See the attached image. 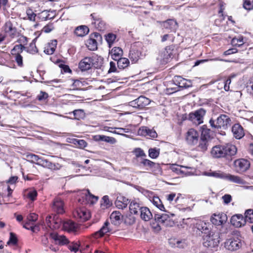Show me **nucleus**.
Returning <instances> with one entry per match:
<instances>
[{"label":"nucleus","mask_w":253,"mask_h":253,"mask_svg":"<svg viewBox=\"0 0 253 253\" xmlns=\"http://www.w3.org/2000/svg\"><path fill=\"white\" fill-rule=\"evenodd\" d=\"M50 237L59 245H66L67 247L72 252L76 253L78 251H80L81 253L84 251H87L89 253L92 252V250H88V249L90 248L89 245H87L85 248H84L80 246L78 242H70L64 235H59L56 232H52L50 234Z\"/></svg>","instance_id":"nucleus-1"},{"label":"nucleus","mask_w":253,"mask_h":253,"mask_svg":"<svg viewBox=\"0 0 253 253\" xmlns=\"http://www.w3.org/2000/svg\"><path fill=\"white\" fill-rule=\"evenodd\" d=\"M237 151L235 145L227 143L214 146L211 151V155L215 158H227L235 155Z\"/></svg>","instance_id":"nucleus-2"},{"label":"nucleus","mask_w":253,"mask_h":253,"mask_svg":"<svg viewBox=\"0 0 253 253\" xmlns=\"http://www.w3.org/2000/svg\"><path fill=\"white\" fill-rule=\"evenodd\" d=\"M227 233V228L222 227L220 233L211 231L206 235H203V245L206 247L213 248L217 246L220 242V238L223 234Z\"/></svg>","instance_id":"nucleus-3"},{"label":"nucleus","mask_w":253,"mask_h":253,"mask_svg":"<svg viewBox=\"0 0 253 253\" xmlns=\"http://www.w3.org/2000/svg\"><path fill=\"white\" fill-rule=\"evenodd\" d=\"M211 126L214 128L226 129L231 126V119L226 115H220L215 121L212 119L209 122Z\"/></svg>","instance_id":"nucleus-4"},{"label":"nucleus","mask_w":253,"mask_h":253,"mask_svg":"<svg viewBox=\"0 0 253 253\" xmlns=\"http://www.w3.org/2000/svg\"><path fill=\"white\" fill-rule=\"evenodd\" d=\"M17 19L14 17H10L5 22L3 28L4 32L10 38H13L16 36L17 32Z\"/></svg>","instance_id":"nucleus-5"},{"label":"nucleus","mask_w":253,"mask_h":253,"mask_svg":"<svg viewBox=\"0 0 253 253\" xmlns=\"http://www.w3.org/2000/svg\"><path fill=\"white\" fill-rule=\"evenodd\" d=\"M205 114L206 111L204 109L201 108L189 113L187 119L195 125L198 126L203 123V119Z\"/></svg>","instance_id":"nucleus-6"},{"label":"nucleus","mask_w":253,"mask_h":253,"mask_svg":"<svg viewBox=\"0 0 253 253\" xmlns=\"http://www.w3.org/2000/svg\"><path fill=\"white\" fill-rule=\"evenodd\" d=\"M151 102L150 100L144 96H140L136 99L129 102V105L138 110H142L148 106Z\"/></svg>","instance_id":"nucleus-7"},{"label":"nucleus","mask_w":253,"mask_h":253,"mask_svg":"<svg viewBox=\"0 0 253 253\" xmlns=\"http://www.w3.org/2000/svg\"><path fill=\"white\" fill-rule=\"evenodd\" d=\"M174 216V214L173 213H157L154 215V219L158 223L164 224L166 226H171V224H173V222L171 221L170 217Z\"/></svg>","instance_id":"nucleus-8"},{"label":"nucleus","mask_w":253,"mask_h":253,"mask_svg":"<svg viewBox=\"0 0 253 253\" xmlns=\"http://www.w3.org/2000/svg\"><path fill=\"white\" fill-rule=\"evenodd\" d=\"M234 166L235 171L239 173L246 171L250 167V162L244 159H240L235 161Z\"/></svg>","instance_id":"nucleus-9"},{"label":"nucleus","mask_w":253,"mask_h":253,"mask_svg":"<svg viewBox=\"0 0 253 253\" xmlns=\"http://www.w3.org/2000/svg\"><path fill=\"white\" fill-rule=\"evenodd\" d=\"M199 138L198 132L193 128L189 129L186 133V141L190 145L198 144Z\"/></svg>","instance_id":"nucleus-10"},{"label":"nucleus","mask_w":253,"mask_h":253,"mask_svg":"<svg viewBox=\"0 0 253 253\" xmlns=\"http://www.w3.org/2000/svg\"><path fill=\"white\" fill-rule=\"evenodd\" d=\"M140 164L147 168V170H150L156 173L161 172V169L159 164L155 163L148 159H142Z\"/></svg>","instance_id":"nucleus-11"},{"label":"nucleus","mask_w":253,"mask_h":253,"mask_svg":"<svg viewBox=\"0 0 253 253\" xmlns=\"http://www.w3.org/2000/svg\"><path fill=\"white\" fill-rule=\"evenodd\" d=\"M227 220L226 214L221 212L213 214L211 217V221L215 225H220L225 223Z\"/></svg>","instance_id":"nucleus-12"},{"label":"nucleus","mask_w":253,"mask_h":253,"mask_svg":"<svg viewBox=\"0 0 253 253\" xmlns=\"http://www.w3.org/2000/svg\"><path fill=\"white\" fill-rule=\"evenodd\" d=\"M75 218L80 219L81 221H84L89 219L90 214L84 208L77 209L73 212Z\"/></svg>","instance_id":"nucleus-13"},{"label":"nucleus","mask_w":253,"mask_h":253,"mask_svg":"<svg viewBox=\"0 0 253 253\" xmlns=\"http://www.w3.org/2000/svg\"><path fill=\"white\" fill-rule=\"evenodd\" d=\"M51 207L52 210L58 214H62L65 211L64 202L60 198L54 199Z\"/></svg>","instance_id":"nucleus-14"},{"label":"nucleus","mask_w":253,"mask_h":253,"mask_svg":"<svg viewBox=\"0 0 253 253\" xmlns=\"http://www.w3.org/2000/svg\"><path fill=\"white\" fill-rule=\"evenodd\" d=\"M172 50L169 46H167L165 49L160 54L158 59L160 60L162 64H165L171 58Z\"/></svg>","instance_id":"nucleus-15"},{"label":"nucleus","mask_w":253,"mask_h":253,"mask_svg":"<svg viewBox=\"0 0 253 253\" xmlns=\"http://www.w3.org/2000/svg\"><path fill=\"white\" fill-rule=\"evenodd\" d=\"M139 135L144 136H149L152 138H156L157 133L153 129H150L147 126H142L138 131Z\"/></svg>","instance_id":"nucleus-16"},{"label":"nucleus","mask_w":253,"mask_h":253,"mask_svg":"<svg viewBox=\"0 0 253 253\" xmlns=\"http://www.w3.org/2000/svg\"><path fill=\"white\" fill-rule=\"evenodd\" d=\"M231 224L236 227H240L246 223L245 218L241 214H236L232 216L231 218Z\"/></svg>","instance_id":"nucleus-17"},{"label":"nucleus","mask_w":253,"mask_h":253,"mask_svg":"<svg viewBox=\"0 0 253 253\" xmlns=\"http://www.w3.org/2000/svg\"><path fill=\"white\" fill-rule=\"evenodd\" d=\"M36 164L52 170L58 169L60 167L58 164L52 163L47 160L42 158H41L40 162L36 163Z\"/></svg>","instance_id":"nucleus-18"},{"label":"nucleus","mask_w":253,"mask_h":253,"mask_svg":"<svg viewBox=\"0 0 253 253\" xmlns=\"http://www.w3.org/2000/svg\"><path fill=\"white\" fill-rule=\"evenodd\" d=\"M174 82L180 87L188 88L192 86V83L190 80L182 78L180 76L175 77Z\"/></svg>","instance_id":"nucleus-19"},{"label":"nucleus","mask_w":253,"mask_h":253,"mask_svg":"<svg viewBox=\"0 0 253 253\" xmlns=\"http://www.w3.org/2000/svg\"><path fill=\"white\" fill-rule=\"evenodd\" d=\"M225 248L231 252H234L239 249L240 247V244L237 240L229 239L224 244Z\"/></svg>","instance_id":"nucleus-20"},{"label":"nucleus","mask_w":253,"mask_h":253,"mask_svg":"<svg viewBox=\"0 0 253 253\" xmlns=\"http://www.w3.org/2000/svg\"><path fill=\"white\" fill-rule=\"evenodd\" d=\"M129 203L130 201L127 198L122 196H120L117 197L115 204L117 208L124 209L127 207L128 204Z\"/></svg>","instance_id":"nucleus-21"},{"label":"nucleus","mask_w":253,"mask_h":253,"mask_svg":"<svg viewBox=\"0 0 253 253\" xmlns=\"http://www.w3.org/2000/svg\"><path fill=\"white\" fill-rule=\"evenodd\" d=\"M123 215L119 211H114L110 215V220L111 223L115 225H118L121 224L123 219Z\"/></svg>","instance_id":"nucleus-22"},{"label":"nucleus","mask_w":253,"mask_h":253,"mask_svg":"<svg viewBox=\"0 0 253 253\" xmlns=\"http://www.w3.org/2000/svg\"><path fill=\"white\" fill-rule=\"evenodd\" d=\"M90 57H86L83 58L79 64V68L82 71H86L91 67Z\"/></svg>","instance_id":"nucleus-23"},{"label":"nucleus","mask_w":253,"mask_h":253,"mask_svg":"<svg viewBox=\"0 0 253 253\" xmlns=\"http://www.w3.org/2000/svg\"><path fill=\"white\" fill-rule=\"evenodd\" d=\"M232 131L234 137L237 139H240L244 135L243 128L238 124H235L232 126Z\"/></svg>","instance_id":"nucleus-24"},{"label":"nucleus","mask_w":253,"mask_h":253,"mask_svg":"<svg viewBox=\"0 0 253 253\" xmlns=\"http://www.w3.org/2000/svg\"><path fill=\"white\" fill-rule=\"evenodd\" d=\"M196 227L198 230L204 234V235H206L211 231V230L210 224L209 223H207L204 221H200L197 223Z\"/></svg>","instance_id":"nucleus-25"},{"label":"nucleus","mask_w":253,"mask_h":253,"mask_svg":"<svg viewBox=\"0 0 253 253\" xmlns=\"http://www.w3.org/2000/svg\"><path fill=\"white\" fill-rule=\"evenodd\" d=\"M90 59L92 67L96 69L100 68L102 67L103 63V58L102 57L94 55L90 57Z\"/></svg>","instance_id":"nucleus-26"},{"label":"nucleus","mask_w":253,"mask_h":253,"mask_svg":"<svg viewBox=\"0 0 253 253\" xmlns=\"http://www.w3.org/2000/svg\"><path fill=\"white\" fill-rule=\"evenodd\" d=\"M224 179L228 180L230 181L239 184L243 185L246 183L245 181L242 179L240 177L237 175L227 174L226 173H225V177L224 178Z\"/></svg>","instance_id":"nucleus-27"},{"label":"nucleus","mask_w":253,"mask_h":253,"mask_svg":"<svg viewBox=\"0 0 253 253\" xmlns=\"http://www.w3.org/2000/svg\"><path fill=\"white\" fill-rule=\"evenodd\" d=\"M141 55L140 51L134 47H131L129 51V57L133 63H136L139 59Z\"/></svg>","instance_id":"nucleus-28"},{"label":"nucleus","mask_w":253,"mask_h":253,"mask_svg":"<svg viewBox=\"0 0 253 253\" xmlns=\"http://www.w3.org/2000/svg\"><path fill=\"white\" fill-rule=\"evenodd\" d=\"M210 140L200 137L197 146L198 151L205 152L207 150Z\"/></svg>","instance_id":"nucleus-29"},{"label":"nucleus","mask_w":253,"mask_h":253,"mask_svg":"<svg viewBox=\"0 0 253 253\" xmlns=\"http://www.w3.org/2000/svg\"><path fill=\"white\" fill-rule=\"evenodd\" d=\"M112 58L114 60H117L121 58L123 54V51L121 48L119 47H114L109 52Z\"/></svg>","instance_id":"nucleus-30"},{"label":"nucleus","mask_w":253,"mask_h":253,"mask_svg":"<svg viewBox=\"0 0 253 253\" xmlns=\"http://www.w3.org/2000/svg\"><path fill=\"white\" fill-rule=\"evenodd\" d=\"M191 167H184L176 164H172L170 167V169L177 174H186V171L184 169H190Z\"/></svg>","instance_id":"nucleus-31"},{"label":"nucleus","mask_w":253,"mask_h":253,"mask_svg":"<svg viewBox=\"0 0 253 253\" xmlns=\"http://www.w3.org/2000/svg\"><path fill=\"white\" fill-rule=\"evenodd\" d=\"M141 208L142 207L140 206L139 203L135 200H132L130 202L129 208L131 213L137 214L139 211H141Z\"/></svg>","instance_id":"nucleus-32"},{"label":"nucleus","mask_w":253,"mask_h":253,"mask_svg":"<svg viewBox=\"0 0 253 253\" xmlns=\"http://www.w3.org/2000/svg\"><path fill=\"white\" fill-rule=\"evenodd\" d=\"M89 32L88 28L84 25L77 27L74 31L75 34L78 37H83L87 35Z\"/></svg>","instance_id":"nucleus-33"},{"label":"nucleus","mask_w":253,"mask_h":253,"mask_svg":"<svg viewBox=\"0 0 253 253\" xmlns=\"http://www.w3.org/2000/svg\"><path fill=\"white\" fill-rule=\"evenodd\" d=\"M163 26L166 29H169L171 31H174L177 27V23L173 19H168L163 22Z\"/></svg>","instance_id":"nucleus-34"},{"label":"nucleus","mask_w":253,"mask_h":253,"mask_svg":"<svg viewBox=\"0 0 253 253\" xmlns=\"http://www.w3.org/2000/svg\"><path fill=\"white\" fill-rule=\"evenodd\" d=\"M140 217L142 219L148 221L152 218L153 215L148 208L143 207L140 211Z\"/></svg>","instance_id":"nucleus-35"},{"label":"nucleus","mask_w":253,"mask_h":253,"mask_svg":"<svg viewBox=\"0 0 253 253\" xmlns=\"http://www.w3.org/2000/svg\"><path fill=\"white\" fill-rule=\"evenodd\" d=\"M63 228L69 232H74L76 229L75 223L71 220L63 221L62 223Z\"/></svg>","instance_id":"nucleus-36"},{"label":"nucleus","mask_w":253,"mask_h":253,"mask_svg":"<svg viewBox=\"0 0 253 253\" xmlns=\"http://www.w3.org/2000/svg\"><path fill=\"white\" fill-rule=\"evenodd\" d=\"M56 45L57 41H52L50 43H48V44L46 47H45L44 50V53L48 55L52 54L56 49Z\"/></svg>","instance_id":"nucleus-37"},{"label":"nucleus","mask_w":253,"mask_h":253,"mask_svg":"<svg viewBox=\"0 0 253 253\" xmlns=\"http://www.w3.org/2000/svg\"><path fill=\"white\" fill-rule=\"evenodd\" d=\"M225 173L221 171H214L212 172H205L204 175L208 176H212L217 178L224 179Z\"/></svg>","instance_id":"nucleus-38"},{"label":"nucleus","mask_w":253,"mask_h":253,"mask_svg":"<svg viewBox=\"0 0 253 253\" xmlns=\"http://www.w3.org/2000/svg\"><path fill=\"white\" fill-rule=\"evenodd\" d=\"M109 224V222L106 221L101 228L98 231L95 233L96 236H97V237H101L106 233L109 232L110 231L109 228L108 227Z\"/></svg>","instance_id":"nucleus-39"},{"label":"nucleus","mask_w":253,"mask_h":253,"mask_svg":"<svg viewBox=\"0 0 253 253\" xmlns=\"http://www.w3.org/2000/svg\"><path fill=\"white\" fill-rule=\"evenodd\" d=\"M118 67L119 69H124L128 66L129 61L126 58H120L117 60Z\"/></svg>","instance_id":"nucleus-40"},{"label":"nucleus","mask_w":253,"mask_h":253,"mask_svg":"<svg viewBox=\"0 0 253 253\" xmlns=\"http://www.w3.org/2000/svg\"><path fill=\"white\" fill-rule=\"evenodd\" d=\"M169 244L173 248H184L186 246V244L184 241H179L176 239H170Z\"/></svg>","instance_id":"nucleus-41"},{"label":"nucleus","mask_w":253,"mask_h":253,"mask_svg":"<svg viewBox=\"0 0 253 253\" xmlns=\"http://www.w3.org/2000/svg\"><path fill=\"white\" fill-rule=\"evenodd\" d=\"M86 45L90 50H94L97 48V43L95 39L91 37L86 41Z\"/></svg>","instance_id":"nucleus-42"},{"label":"nucleus","mask_w":253,"mask_h":253,"mask_svg":"<svg viewBox=\"0 0 253 253\" xmlns=\"http://www.w3.org/2000/svg\"><path fill=\"white\" fill-rule=\"evenodd\" d=\"M211 130L207 128L206 126H203L202 127L201 138L211 140Z\"/></svg>","instance_id":"nucleus-43"},{"label":"nucleus","mask_w":253,"mask_h":253,"mask_svg":"<svg viewBox=\"0 0 253 253\" xmlns=\"http://www.w3.org/2000/svg\"><path fill=\"white\" fill-rule=\"evenodd\" d=\"M36 39L33 40L32 42L30 43V45L27 46V52L31 54H36L38 52V50L36 45Z\"/></svg>","instance_id":"nucleus-44"},{"label":"nucleus","mask_w":253,"mask_h":253,"mask_svg":"<svg viewBox=\"0 0 253 253\" xmlns=\"http://www.w3.org/2000/svg\"><path fill=\"white\" fill-rule=\"evenodd\" d=\"M71 142L76 145L78 147L82 149L84 148L87 145L86 142L83 139L74 138L72 139Z\"/></svg>","instance_id":"nucleus-45"},{"label":"nucleus","mask_w":253,"mask_h":253,"mask_svg":"<svg viewBox=\"0 0 253 253\" xmlns=\"http://www.w3.org/2000/svg\"><path fill=\"white\" fill-rule=\"evenodd\" d=\"M83 194L85 196L86 199L91 200V204L96 202L98 199V197L91 194L88 190H84Z\"/></svg>","instance_id":"nucleus-46"},{"label":"nucleus","mask_w":253,"mask_h":253,"mask_svg":"<svg viewBox=\"0 0 253 253\" xmlns=\"http://www.w3.org/2000/svg\"><path fill=\"white\" fill-rule=\"evenodd\" d=\"M153 204L161 211H164L165 207L158 197H154L153 199Z\"/></svg>","instance_id":"nucleus-47"},{"label":"nucleus","mask_w":253,"mask_h":253,"mask_svg":"<svg viewBox=\"0 0 253 253\" xmlns=\"http://www.w3.org/2000/svg\"><path fill=\"white\" fill-rule=\"evenodd\" d=\"M149 156L152 159L157 158L160 154V150L156 148H150L148 151Z\"/></svg>","instance_id":"nucleus-48"},{"label":"nucleus","mask_w":253,"mask_h":253,"mask_svg":"<svg viewBox=\"0 0 253 253\" xmlns=\"http://www.w3.org/2000/svg\"><path fill=\"white\" fill-rule=\"evenodd\" d=\"M245 218L246 222L247 221L250 223L253 222V210L249 209L246 211Z\"/></svg>","instance_id":"nucleus-49"},{"label":"nucleus","mask_w":253,"mask_h":253,"mask_svg":"<svg viewBox=\"0 0 253 253\" xmlns=\"http://www.w3.org/2000/svg\"><path fill=\"white\" fill-rule=\"evenodd\" d=\"M26 157L29 161L35 164H36V163L40 162L41 159V158L39 157V156L33 154H28Z\"/></svg>","instance_id":"nucleus-50"},{"label":"nucleus","mask_w":253,"mask_h":253,"mask_svg":"<svg viewBox=\"0 0 253 253\" xmlns=\"http://www.w3.org/2000/svg\"><path fill=\"white\" fill-rule=\"evenodd\" d=\"M17 243V238L15 233L13 232L10 233V237L9 240L7 242L8 245H15Z\"/></svg>","instance_id":"nucleus-51"},{"label":"nucleus","mask_w":253,"mask_h":253,"mask_svg":"<svg viewBox=\"0 0 253 253\" xmlns=\"http://www.w3.org/2000/svg\"><path fill=\"white\" fill-rule=\"evenodd\" d=\"M49 12L50 10H43L39 14V17L42 21H45L48 19H51V17H49Z\"/></svg>","instance_id":"nucleus-52"},{"label":"nucleus","mask_w":253,"mask_h":253,"mask_svg":"<svg viewBox=\"0 0 253 253\" xmlns=\"http://www.w3.org/2000/svg\"><path fill=\"white\" fill-rule=\"evenodd\" d=\"M243 7L247 10H252L253 9V0H244Z\"/></svg>","instance_id":"nucleus-53"},{"label":"nucleus","mask_w":253,"mask_h":253,"mask_svg":"<svg viewBox=\"0 0 253 253\" xmlns=\"http://www.w3.org/2000/svg\"><path fill=\"white\" fill-rule=\"evenodd\" d=\"M243 43V38L242 37L234 38L231 41V44L233 46H240Z\"/></svg>","instance_id":"nucleus-54"},{"label":"nucleus","mask_w":253,"mask_h":253,"mask_svg":"<svg viewBox=\"0 0 253 253\" xmlns=\"http://www.w3.org/2000/svg\"><path fill=\"white\" fill-rule=\"evenodd\" d=\"M116 38V35L112 33H109L106 36V40L107 42L108 43L110 47L111 46V44H112L114 42Z\"/></svg>","instance_id":"nucleus-55"},{"label":"nucleus","mask_w":253,"mask_h":253,"mask_svg":"<svg viewBox=\"0 0 253 253\" xmlns=\"http://www.w3.org/2000/svg\"><path fill=\"white\" fill-rule=\"evenodd\" d=\"M20 45H15L11 50V54L13 57L16 56L17 55H20L21 53V48L19 46Z\"/></svg>","instance_id":"nucleus-56"},{"label":"nucleus","mask_w":253,"mask_h":253,"mask_svg":"<svg viewBox=\"0 0 253 253\" xmlns=\"http://www.w3.org/2000/svg\"><path fill=\"white\" fill-rule=\"evenodd\" d=\"M124 220L125 223L128 225H132L134 223L135 221V217L131 215L126 216Z\"/></svg>","instance_id":"nucleus-57"},{"label":"nucleus","mask_w":253,"mask_h":253,"mask_svg":"<svg viewBox=\"0 0 253 253\" xmlns=\"http://www.w3.org/2000/svg\"><path fill=\"white\" fill-rule=\"evenodd\" d=\"M111 205L109 199V197L108 196H104L103 197L102 199V206L104 207H109Z\"/></svg>","instance_id":"nucleus-58"},{"label":"nucleus","mask_w":253,"mask_h":253,"mask_svg":"<svg viewBox=\"0 0 253 253\" xmlns=\"http://www.w3.org/2000/svg\"><path fill=\"white\" fill-rule=\"evenodd\" d=\"M76 119L79 120L84 115V111L81 109L75 110L73 112Z\"/></svg>","instance_id":"nucleus-59"},{"label":"nucleus","mask_w":253,"mask_h":253,"mask_svg":"<svg viewBox=\"0 0 253 253\" xmlns=\"http://www.w3.org/2000/svg\"><path fill=\"white\" fill-rule=\"evenodd\" d=\"M13 58H14L15 62H16L18 66H23V57L21 56V54L17 55L16 56L13 57Z\"/></svg>","instance_id":"nucleus-60"},{"label":"nucleus","mask_w":253,"mask_h":253,"mask_svg":"<svg viewBox=\"0 0 253 253\" xmlns=\"http://www.w3.org/2000/svg\"><path fill=\"white\" fill-rule=\"evenodd\" d=\"M134 152L136 157L146 156L144 151L140 148H136Z\"/></svg>","instance_id":"nucleus-61"},{"label":"nucleus","mask_w":253,"mask_h":253,"mask_svg":"<svg viewBox=\"0 0 253 253\" xmlns=\"http://www.w3.org/2000/svg\"><path fill=\"white\" fill-rule=\"evenodd\" d=\"M48 97V94L45 92L41 91L40 94L37 96V98L39 101H44Z\"/></svg>","instance_id":"nucleus-62"},{"label":"nucleus","mask_w":253,"mask_h":253,"mask_svg":"<svg viewBox=\"0 0 253 253\" xmlns=\"http://www.w3.org/2000/svg\"><path fill=\"white\" fill-rule=\"evenodd\" d=\"M117 68L116 66V63L113 61L110 62V69L108 71V73L117 72Z\"/></svg>","instance_id":"nucleus-63"},{"label":"nucleus","mask_w":253,"mask_h":253,"mask_svg":"<svg viewBox=\"0 0 253 253\" xmlns=\"http://www.w3.org/2000/svg\"><path fill=\"white\" fill-rule=\"evenodd\" d=\"M222 199L225 204H228L231 201L232 197L229 194H225L222 197Z\"/></svg>","instance_id":"nucleus-64"}]
</instances>
